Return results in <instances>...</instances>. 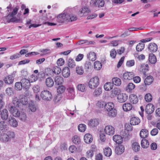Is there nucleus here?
I'll return each instance as SVG.
<instances>
[{"label": "nucleus", "mask_w": 160, "mask_h": 160, "mask_svg": "<svg viewBox=\"0 0 160 160\" xmlns=\"http://www.w3.org/2000/svg\"><path fill=\"white\" fill-rule=\"evenodd\" d=\"M99 84V80L98 77H95L91 78L89 80L88 85L89 88L94 89L97 88Z\"/></svg>", "instance_id": "nucleus-1"}, {"label": "nucleus", "mask_w": 160, "mask_h": 160, "mask_svg": "<svg viewBox=\"0 0 160 160\" xmlns=\"http://www.w3.org/2000/svg\"><path fill=\"white\" fill-rule=\"evenodd\" d=\"M20 104L18 100L17 99L13 100L12 103L9 104L8 106V109L9 112L11 113L13 112L17 108L16 107L20 106Z\"/></svg>", "instance_id": "nucleus-2"}, {"label": "nucleus", "mask_w": 160, "mask_h": 160, "mask_svg": "<svg viewBox=\"0 0 160 160\" xmlns=\"http://www.w3.org/2000/svg\"><path fill=\"white\" fill-rule=\"evenodd\" d=\"M68 9L65 10L64 11V13L59 14L57 16V21L59 23H62L65 21H68L67 16V11Z\"/></svg>", "instance_id": "nucleus-3"}, {"label": "nucleus", "mask_w": 160, "mask_h": 160, "mask_svg": "<svg viewBox=\"0 0 160 160\" xmlns=\"http://www.w3.org/2000/svg\"><path fill=\"white\" fill-rule=\"evenodd\" d=\"M40 95L42 99L48 101L50 100L52 98L51 93L47 90L42 91Z\"/></svg>", "instance_id": "nucleus-4"}, {"label": "nucleus", "mask_w": 160, "mask_h": 160, "mask_svg": "<svg viewBox=\"0 0 160 160\" xmlns=\"http://www.w3.org/2000/svg\"><path fill=\"white\" fill-rule=\"evenodd\" d=\"M153 78L151 76H147L144 79V83L145 85H143V87H140V89L142 90H145L146 86L150 85L153 82Z\"/></svg>", "instance_id": "nucleus-5"}, {"label": "nucleus", "mask_w": 160, "mask_h": 160, "mask_svg": "<svg viewBox=\"0 0 160 160\" xmlns=\"http://www.w3.org/2000/svg\"><path fill=\"white\" fill-rule=\"evenodd\" d=\"M90 3L93 6L102 7L104 6L105 2L104 0H93L91 1Z\"/></svg>", "instance_id": "nucleus-6"}, {"label": "nucleus", "mask_w": 160, "mask_h": 160, "mask_svg": "<svg viewBox=\"0 0 160 160\" xmlns=\"http://www.w3.org/2000/svg\"><path fill=\"white\" fill-rule=\"evenodd\" d=\"M21 81L23 88L25 89L26 91H27L29 89L30 86V82L29 80L26 78H23L21 79Z\"/></svg>", "instance_id": "nucleus-7"}, {"label": "nucleus", "mask_w": 160, "mask_h": 160, "mask_svg": "<svg viewBox=\"0 0 160 160\" xmlns=\"http://www.w3.org/2000/svg\"><path fill=\"white\" fill-rule=\"evenodd\" d=\"M104 131L106 134L112 135L114 134L115 129L112 126L108 125L105 127Z\"/></svg>", "instance_id": "nucleus-8"}, {"label": "nucleus", "mask_w": 160, "mask_h": 160, "mask_svg": "<svg viewBox=\"0 0 160 160\" xmlns=\"http://www.w3.org/2000/svg\"><path fill=\"white\" fill-rule=\"evenodd\" d=\"M15 75L12 74L6 76L4 78V82L8 84H12L14 79Z\"/></svg>", "instance_id": "nucleus-9"}, {"label": "nucleus", "mask_w": 160, "mask_h": 160, "mask_svg": "<svg viewBox=\"0 0 160 160\" xmlns=\"http://www.w3.org/2000/svg\"><path fill=\"white\" fill-rule=\"evenodd\" d=\"M128 97V96L125 93H120L117 96V99L119 102L122 103L127 100Z\"/></svg>", "instance_id": "nucleus-10"}, {"label": "nucleus", "mask_w": 160, "mask_h": 160, "mask_svg": "<svg viewBox=\"0 0 160 160\" xmlns=\"http://www.w3.org/2000/svg\"><path fill=\"white\" fill-rule=\"evenodd\" d=\"M134 76V74L132 72H126L123 73V78L127 80H131Z\"/></svg>", "instance_id": "nucleus-11"}, {"label": "nucleus", "mask_w": 160, "mask_h": 160, "mask_svg": "<svg viewBox=\"0 0 160 160\" xmlns=\"http://www.w3.org/2000/svg\"><path fill=\"white\" fill-rule=\"evenodd\" d=\"M154 105L151 103L148 104L146 107V112L148 114H151L154 111Z\"/></svg>", "instance_id": "nucleus-12"}, {"label": "nucleus", "mask_w": 160, "mask_h": 160, "mask_svg": "<svg viewBox=\"0 0 160 160\" xmlns=\"http://www.w3.org/2000/svg\"><path fill=\"white\" fill-rule=\"evenodd\" d=\"M148 48L151 52H156L158 49L157 45L154 43H150L148 45Z\"/></svg>", "instance_id": "nucleus-13"}, {"label": "nucleus", "mask_w": 160, "mask_h": 160, "mask_svg": "<svg viewBox=\"0 0 160 160\" xmlns=\"http://www.w3.org/2000/svg\"><path fill=\"white\" fill-rule=\"evenodd\" d=\"M54 79L55 84L58 85H62L63 82V78L59 75L55 77Z\"/></svg>", "instance_id": "nucleus-14"}, {"label": "nucleus", "mask_w": 160, "mask_h": 160, "mask_svg": "<svg viewBox=\"0 0 160 160\" xmlns=\"http://www.w3.org/2000/svg\"><path fill=\"white\" fill-rule=\"evenodd\" d=\"M27 98L23 95H21L19 97V102L20 103V106L21 104L23 105H26L28 103V101Z\"/></svg>", "instance_id": "nucleus-15"}, {"label": "nucleus", "mask_w": 160, "mask_h": 160, "mask_svg": "<svg viewBox=\"0 0 160 160\" xmlns=\"http://www.w3.org/2000/svg\"><path fill=\"white\" fill-rule=\"evenodd\" d=\"M62 74L63 77L68 78L70 75V71L69 68L67 67L64 68L62 71Z\"/></svg>", "instance_id": "nucleus-16"}, {"label": "nucleus", "mask_w": 160, "mask_h": 160, "mask_svg": "<svg viewBox=\"0 0 160 160\" xmlns=\"http://www.w3.org/2000/svg\"><path fill=\"white\" fill-rule=\"evenodd\" d=\"M8 122L11 126L16 127L18 126V123L16 119L14 118L11 117L8 118Z\"/></svg>", "instance_id": "nucleus-17"}, {"label": "nucleus", "mask_w": 160, "mask_h": 160, "mask_svg": "<svg viewBox=\"0 0 160 160\" xmlns=\"http://www.w3.org/2000/svg\"><path fill=\"white\" fill-rule=\"evenodd\" d=\"M85 142L87 143H90L92 142L93 138L91 134L90 133L86 134L84 137Z\"/></svg>", "instance_id": "nucleus-18"}, {"label": "nucleus", "mask_w": 160, "mask_h": 160, "mask_svg": "<svg viewBox=\"0 0 160 160\" xmlns=\"http://www.w3.org/2000/svg\"><path fill=\"white\" fill-rule=\"evenodd\" d=\"M129 98L130 102L133 104H136L138 101L137 96L134 94H131L129 96Z\"/></svg>", "instance_id": "nucleus-19"}, {"label": "nucleus", "mask_w": 160, "mask_h": 160, "mask_svg": "<svg viewBox=\"0 0 160 160\" xmlns=\"http://www.w3.org/2000/svg\"><path fill=\"white\" fill-rule=\"evenodd\" d=\"M99 124V121L96 119H91L89 122L88 125L91 127H94L97 126Z\"/></svg>", "instance_id": "nucleus-20"}, {"label": "nucleus", "mask_w": 160, "mask_h": 160, "mask_svg": "<svg viewBox=\"0 0 160 160\" xmlns=\"http://www.w3.org/2000/svg\"><path fill=\"white\" fill-rule=\"evenodd\" d=\"M124 146L122 145H120L118 147L116 148L115 151L117 154L121 155L124 152Z\"/></svg>", "instance_id": "nucleus-21"}, {"label": "nucleus", "mask_w": 160, "mask_h": 160, "mask_svg": "<svg viewBox=\"0 0 160 160\" xmlns=\"http://www.w3.org/2000/svg\"><path fill=\"white\" fill-rule=\"evenodd\" d=\"M140 122V119L137 117H132L130 120V123L133 125H138Z\"/></svg>", "instance_id": "nucleus-22"}, {"label": "nucleus", "mask_w": 160, "mask_h": 160, "mask_svg": "<svg viewBox=\"0 0 160 160\" xmlns=\"http://www.w3.org/2000/svg\"><path fill=\"white\" fill-rule=\"evenodd\" d=\"M45 83L47 87L51 88L53 86L54 82L53 79L51 78L48 77L46 79Z\"/></svg>", "instance_id": "nucleus-23"}, {"label": "nucleus", "mask_w": 160, "mask_h": 160, "mask_svg": "<svg viewBox=\"0 0 160 160\" xmlns=\"http://www.w3.org/2000/svg\"><path fill=\"white\" fill-rule=\"evenodd\" d=\"M113 139L115 142L118 144L121 143L123 140L121 136L118 135H114L113 137Z\"/></svg>", "instance_id": "nucleus-24"}, {"label": "nucleus", "mask_w": 160, "mask_h": 160, "mask_svg": "<svg viewBox=\"0 0 160 160\" xmlns=\"http://www.w3.org/2000/svg\"><path fill=\"white\" fill-rule=\"evenodd\" d=\"M2 119L3 120H6L8 119V113L6 109H4L1 113Z\"/></svg>", "instance_id": "nucleus-25"}, {"label": "nucleus", "mask_w": 160, "mask_h": 160, "mask_svg": "<svg viewBox=\"0 0 160 160\" xmlns=\"http://www.w3.org/2000/svg\"><path fill=\"white\" fill-rule=\"evenodd\" d=\"M70 10H68L67 11V13L66 16H67V19H68V21L72 22L76 20L77 19V17L74 15H71L69 13V12Z\"/></svg>", "instance_id": "nucleus-26"}, {"label": "nucleus", "mask_w": 160, "mask_h": 160, "mask_svg": "<svg viewBox=\"0 0 160 160\" xmlns=\"http://www.w3.org/2000/svg\"><path fill=\"white\" fill-rule=\"evenodd\" d=\"M148 135V130L145 129H142L140 132V136L142 138H146L147 137Z\"/></svg>", "instance_id": "nucleus-27"}, {"label": "nucleus", "mask_w": 160, "mask_h": 160, "mask_svg": "<svg viewBox=\"0 0 160 160\" xmlns=\"http://www.w3.org/2000/svg\"><path fill=\"white\" fill-rule=\"evenodd\" d=\"M114 107V105L113 102H109L106 103V105H105L104 110L107 111H110V110L113 109Z\"/></svg>", "instance_id": "nucleus-28"}, {"label": "nucleus", "mask_w": 160, "mask_h": 160, "mask_svg": "<svg viewBox=\"0 0 160 160\" xmlns=\"http://www.w3.org/2000/svg\"><path fill=\"white\" fill-rule=\"evenodd\" d=\"M132 107V105L130 103H125L122 106L123 109L125 111H128L131 110Z\"/></svg>", "instance_id": "nucleus-29"}, {"label": "nucleus", "mask_w": 160, "mask_h": 160, "mask_svg": "<svg viewBox=\"0 0 160 160\" xmlns=\"http://www.w3.org/2000/svg\"><path fill=\"white\" fill-rule=\"evenodd\" d=\"M67 63L68 67L71 68H74L76 67V63L74 60L72 58L68 59Z\"/></svg>", "instance_id": "nucleus-30"}, {"label": "nucleus", "mask_w": 160, "mask_h": 160, "mask_svg": "<svg viewBox=\"0 0 160 160\" xmlns=\"http://www.w3.org/2000/svg\"><path fill=\"white\" fill-rule=\"evenodd\" d=\"M133 150L135 152H138L140 149V146L139 144L136 142H133L132 145Z\"/></svg>", "instance_id": "nucleus-31"}, {"label": "nucleus", "mask_w": 160, "mask_h": 160, "mask_svg": "<svg viewBox=\"0 0 160 160\" xmlns=\"http://www.w3.org/2000/svg\"><path fill=\"white\" fill-rule=\"evenodd\" d=\"M149 61L151 63L154 64L157 62L156 56L152 53L150 54L149 57Z\"/></svg>", "instance_id": "nucleus-32"}, {"label": "nucleus", "mask_w": 160, "mask_h": 160, "mask_svg": "<svg viewBox=\"0 0 160 160\" xmlns=\"http://www.w3.org/2000/svg\"><path fill=\"white\" fill-rule=\"evenodd\" d=\"M112 84H114L116 86H119L121 84V79L118 78H113L112 79Z\"/></svg>", "instance_id": "nucleus-33"}, {"label": "nucleus", "mask_w": 160, "mask_h": 160, "mask_svg": "<svg viewBox=\"0 0 160 160\" xmlns=\"http://www.w3.org/2000/svg\"><path fill=\"white\" fill-rule=\"evenodd\" d=\"M90 12L88 8H82L79 12V15L83 14L81 16H85L87 15Z\"/></svg>", "instance_id": "nucleus-34"}, {"label": "nucleus", "mask_w": 160, "mask_h": 160, "mask_svg": "<svg viewBox=\"0 0 160 160\" xmlns=\"http://www.w3.org/2000/svg\"><path fill=\"white\" fill-rule=\"evenodd\" d=\"M141 145L144 148H146L149 146L148 141L146 139H143L141 141Z\"/></svg>", "instance_id": "nucleus-35"}, {"label": "nucleus", "mask_w": 160, "mask_h": 160, "mask_svg": "<svg viewBox=\"0 0 160 160\" xmlns=\"http://www.w3.org/2000/svg\"><path fill=\"white\" fill-rule=\"evenodd\" d=\"M113 87L112 84L111 82H107L104 85V88L106 91H109L112 89Z\"/></svg>", "instance_id": "nucleus-36"}, {"label": "nucleus", "mask_w": 160, "mask_h": 160, "mask_svg": "<svg viewBox=\"0 0 160 160\" xmlns=\"http://www.w3.org/2000/svg\"><path fill=\"white\" fill-rule=\"evenodd\" d=\"M104 155L107 157H110L112 154V152L111 148L108 147L105 148L103 150Z\"/></svg>", "instance_id": "nucleus-37"}, {"label": "nucleus", "mask_w": 160, "mask_h": 160, "mask_svg": "<svg viewBox=\"0 0 160 160\" xmlns=\"http://www.w3.org/2000/svg\"><path fill=\"white\" fill-rule=\"evenodd\" d=\"M94 67L97 70H99L102 68V64L98 61H96L94 63Z\"/></svg>", "instance_id": "nucleus-38"}, {"label": "nucleus", "mask_w": 160, "mask_h": 160, "mask_svg": "<svg viewBox=\"0 0 160 160\" xmlns=\"http://www.w3.org/2000/svg\"><path fill=\"white\" fill-rule=\"evenodd\" d=\"M107 112H108V115L109 116L114 117L117 115V111L115 109H112Z\"/></svg>", "instance_id": "nucleus-39"}, {"label": "nucleus", "mask_w": 160, "mask_h": 160, "mask_svg": "<svg viewBox=\"0 0 160 160\" xmlns=\"http://www.w3.org/2000/svg\"><path fill=\"white\" fill-rule=\"evenodd\" d=\"M120 134L122 138H127L128 137L129 132L128 130L125 129L120 132Z\"/></svg>", "instance_id": "nucleus-40"}, {"label": "nucleus", "mask_w": 160, "mask_h": 160, "mask_svg": "<svg viewBox=\"0 0 160 160\" xmlns=\"http://www.w3.org/2000/svg\"><path fill=\"white\" fill-rule=\"evenodd\" d=\"M144 46L145 45L144 44L142 43H139L136 46V50L138 52L141 51L144 49Z\"/></svg>", "instance_id": "nucleus-41"}, {"label": "nucleus", "mask_w": 160, "mask_h": 160, "mask_svg": "<svg viewBox=\"0 0 160 160\" xmlns=\"http://www.w3.org/2000/svg\"><path fill=\"white\" fill-rule=\"evenodd\" d=\"M92 66L91 63L89 60L86 61L84 64V68L86 71H88Z\"/></svg>", "instance_id": "nucleus-42"}, {"label": "nucleus", "mask_w": 160, "mask_h": 160, "mask_svg": "<svg viewBox=\"0 0 160 160\" xmlns=\"http://www.w3.org/2000/svg\"><path fill=\"white\" fill-rule=\"evenodd\" d=\"M135 88V85L132 82L129 83L127 87H126V90L128 92H130Z\"/></svg>", "instance_id": "nucleus-43"}, {"label": "nucleus", "mask_w": 160, "mask_h": 160, "mask_svg": "<svg viewBox=\"0 0 160 160\" xmlns=\"http://www.w3.org/2000/svg\"><path fill=\"white\" fill-rule=\"evenodd\" d=\"M61 69L60 67L57 66L53 67L52 72L56 74H59L61 73Z\"/></svg>", "instance_id": "nucleus-44"}, {"label": "nucleus", "mask_w": 160, "mask_h": 160, "mask_svg": "<svg viewBox=\"0 0 160 160\" xmlns=\"http://www.w3.org/2000/svg\"><path fill=\"white\" fill-rule=\"evenodd\" d=\"M76 72L78 74L82 75L84 73V70L82 66H78L76 68Z\"/></svg>", "instance_id": "nucleus-45"}, {"label": "nucleus", "mask_w": 160, "mask_h": 160, "mask_svg": "<svg viewBox=\"0 0 160 160\" xmlns=\"http://www.w3.org/2000/svg\"><path fill=\"white\" fill-rule=\"evenodd\" d=\"M22 88V86L21 81L17 82L15 84V88L17 90H20Z\"/></svg>", "instance_id": "nucleus-46"}, {"label": "nucleus", "mask_w": 160, "mask_h": 160, "mask_svg": "<svg viewBox=\"0 0 160 160\" xmlns=\"http://www.w3.org/2000/svg\"><path fill=\"white\" fill-rule=\"evenodd\" d=\"M29 108L32 112H35L36 110V107L33 102H31L29 103Z\"/></svg>", "instance_id": "nucleus-47"}, {"label": "nucleus", "mask_w": 160, "mask_h": 160, "mask_svg": "<svg viewBox=\"0 0 160 160\" xmlns=\"http://www.w3.org/2000/svg\"><path fill=\"white\" fill-rule=\"evenodd\" d=\"M79 131L81 132H84L85 131L86 128V125L83 124H80L78 127Z\"/></svg>", "instance_id": "nucleus-48"}, {"label": "nucleus", "mask_w": 160, "mask_h": 160, "mask_svg": "<svg viewBox=\"0 0 160 160\" xmlns=\"http://www.w3.org/2000/svg\"><path fill=\"white\" fill-rule=\"evenodd\" d=\"M106 103L105 102L102 101H98L97 103V106L99 107V108H102L104 107L105 109V105H106Z\"/></svg>", "instance_id": "nucleus-49"}, {"label": "nucleus", "mask_w": 160, "mask_h": 160, "mask_svg": "<svg viewBox=\"0 0 160 160\" xmlns=\"http://www.w3.org/2000/svg\"><path fill=\"white\" fill-rule=\"evenodd\" d=\"M65 87L63 85L59 86L57 89V92L58 93L61 94L63 93L65 90Z\"/></svg>", "instance_id": "nucleus-50"}, {"label": "nucleus", "mask_w": 160, "mask_h": 160, "mask_svg": "<svg viewBox=\"0 0 160 160\" xmlns=\"http://www.w3.org/2000/svg\"><path fill=\"white\" fill-rule=\"evenodd\" d=\"M145 99L147 102H150L152 99V95L150 93L146 94L145 96Z\"/></svg>", "instance_id": "nucleus-51"}, {"label": "nucleus", "mask_w": 160, "mask_h": 160, "mask_svg": "<svg viewBox=\"0 0 160 160\" xmlns=\"http://www.w3.org/2000/svg\"><path fill=\"white\" fill-rule=\"evenodd\" d=\"M72 141L75 144H79L80 142V139L78 136L76 135L73 137Z\"/></svg>", "instance_id": "nucleus-52"}, {"label": "nucleus", "mask_w": 160, "mask_h": 160, "mask_svg": "<svg viewBox=\"0 0 160 160\" xmlns=\"http://www.w3.org/2000/svg\"><path fill=\"white\" fill-rule=\"evenodd\" d=\"M7 94L9 96H11L13 94V91L12 88H8L6 90Z\"/></svg>", "instance_id": "nucleus-53"}, {"label": "nucleus", "mask_w": 160, "mask_h": 160, "mask_svg": "<svg viewBox=\"0 0 160 160\" xmlns=\"http://www.w3.org/2000/svg\"><path fill=\"white\" fill-rule=\"evenodd\" d=\"M94 155L93 151L92 150H90L86 152V157L88 158H91Z\"/></svg>", "instance_id": "nucleus-54"}, {"label": "nucleus", "mask_w": 160, "mask_h": 160, "mask_svg": "<svg viewBox=\"0 0 160 160\" xmlns=\"http://www.w3.org/2000/svg\"><path fill=\"white\" fill-rule=\"evenodd\" d=\"M88 58L91 59L92 61H95L96 58V55L94 52H92L90 54L89 57H88Z\"/></svg>", "instance_id": "nucleus-55"}, {"label": "nucleus", "mask_w": 160, "mask_h": 160, "mask_svg": "<svg viewBox=\"0 0 160 160\" xmlns=\"http://www.w3.org/2000/svg\"><path fill=\"white\" fill-rule=\"evenodd\" d=\"M78 90L82 92H83L85 89V86L84 84H79L77 86Z\"/></svg>", "instance_id": "nucleus-56"}, {"label": "nucleus", "mask_w": 160, "mask_h": 160, "mask_svg": "<svg viewBox=\"0 0 160 160\" xmlns=\"http://www.w3.org/2000/svg\"><path fill=\"white\" fill-rule=\"evenodd\" d=\"M119 94V90L118 88H114V89L112 90L111 93V95L114 97L117 95H118V94Z\"/></svg>", "instance_id": "nucleus-57"}, {"label": "nucleus", "mask_w": 160, "mask_h": 160, "mask_svg": "<svg viewBox=\"0 0 160 160\" xmlns=\"http://www.w3.org/2000/svg\"><path fill=\"white\" fill-rule=\"evenodd\" d=\"M102 91L101 88H98L95 90L93 92V94L96 96H99L101 93Z\"/></svg>", "instance_id": "nucleus-58"}, {"label": "nucleus", "mask_w": 160, "mask_h": 160, "mask_svg": "<svg viewBox=\"0 0 160 160\" xmlns=\"http://www.w3.org/2000/svg\"><path fill=\"white\" fill-rule=\"evenodd\" d=\"M20 119L22 121H25L26 119V115L25 113H22L21 114L20 113V115L18 116Z\"/></svg>", "instance_id": "nucleus-59"}, {"label": "nucleus", "mask_w": 160, "mask_h": 160, "mask_svg": "<svg viewBox=\"0 0 160 160\" xmlns=\"http://www.w3.org/2000/svg\"><path fill=\"white\" fill-rule=\"evenodd\" d=\"M20 21V19H18L15 17H12L11 18V19H9V20L8 21V23H10V22H18Z\"/></svg>", "instance_id": "nucleus-60"}, {"label": "nucleus", "mask_w": 160, "mask_h": 160, "mask_svg": "<svg viewBox=\"0 0 160 160\" xmlns=\"http://www.w3.org/2000/svg\"><path fill=\"white\" fill-rule=\"evenodd\" d=\"M11 113L14 117H18V116L20 115V112L18 108H16Z\"/></svg>", "instance_id": "nucleus-61"}, {"label": "nucleus", "mask_w": 160, "mask_h": 160, "mask_svg": "<svg viewBox=\"0 0 160 160\" xmlns=\"http://www.w3.org/2000/svg\"><path fill=\"white\" fill-rule=\"evenodd\" d=\"M2 140L4 142H7L9 141L10 139H9V136L7 134L4 133L2 137Z\"/></svg>", "instance_id": "nucleus-62"}, {"label": "nucleus", "mask_w": 160, "mask_h": 160, "mask_svg": "<svg viewBox=\"0 0 160 160\" xmlns=\"http://www.w3.org/2000/svg\"><path fill=\"white\" fill-rule=\"evenodd\" d=\"M135 62L134 60L128 61L126 63V65L128 67H131L134 65Z\"/></svg>", "instance_id": "nucleus-63"}, {"label": "nucleus", "mask_w": 160, "mask_h": 160, "mask_svg": "<svg viewBox=\"0 0 160 160\" xmlns=\"http://www.w3.org/2000/svg\"><path fill=\"white\" fill-rule=\"evenodd\" d=\"M57 63L58 66H61L64 64V60L62 58H60L58 59Z\"/></svg>", "instance_id": "nucleus-64"}]
</instances>
